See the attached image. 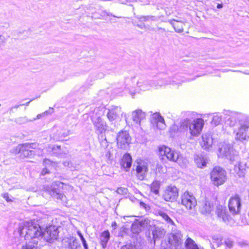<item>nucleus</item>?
Instances as JSON below:
<instances>
[{
	"label": "nucleus",
	"instance_id": "f257e3e1",
	"mask_svg": "<svg viewBox=\"0 0 249 249\" xmlns=\"http://www.w3.org/2000/svg\"><path fill=\"white\" fill-rule=\"evenodd\" d=\"M18 232L25 239L41 238L42 234V230L39 225L33 220L25 221L20 224Z\"/></svg>",
	"mask_w": 249,
	"mask_h": 249
},
{
	"label": "nucleus",
	"instance_id": "f03ea898",
	"mask_svg": "<svg viewBox=\"0 0 249 249\" xmlns=\"http://www.w3.org/2000/svg\"><path fill=\"white\" fill-rule=\"evenodd\" d=\"M204 125V121L202 119H196L193 121L186 119L181 123V128L189 130L190 134L195 137L200 133Z\"/></svg>",
	"mask_w": 249,
	"mask_h": 249
},
{
	"label": "nucleus",
	"instance_id": "7ed1b4c3",
	"mask_svg": "<svg viewBox=\"0 0 249 249\" xmlns=\"http://www.w3.org/2000/svg\"><path fill=\"white\" fill-rule=\"evenodd\" d=\"M36 148V144L34 143H24L22 144H19L15 149L16 153H20V156H22L23 158H29L32 157L35 154H37L39 155H42V149L40 148L38 150L40 151L37 152L36 151L32 150V149Z\"/></svg>",
	"mask_w": 249,
	"mask_h": 249
},
{
	"label": "nucleus",
	"instance_id": "20e7f679",
	"mask_svg": "<svg viewBox=\"0 0 249 249\" xmlns=\"http://www.w3.org/2000/svg\"><path fill=\"white\" fill-rule=\"evenodd\" d=\"M159 152L160 156H165L168 160L180 164L181 156L179 152L165 146L160 147Z\"/></svg>",
	"mask_w": 249,
	"mask_h": 249
},
{
	"label": "nucleus",
	"instance_id": "39448f33",
	"mask_svg": "<svg viewBox=\"0 0 249 249\" xmlns=\"http://www.w3.org/2000/svg\"><path fill=\"white\" fill-rule=\"evenodd\" d=\"M182 235L179 231H175L169 234L168 244L164 249H180L182 243Z\"/></svg>",
	"mask_w": 249,
	"mask_h": 249
},
{
	"label": "nucleus",
	"instance_id": "423d86ee",
	"mask_svg": "<svg viewBox=\"0 0 249 249\" xmlns=\"http://www.w3.org/2000/svg\"><path fill=\"white\" fill-rule=\"evenodd\" d=\"M219 156L226 157L231 161H234L238 159L236 151L233 149L230 144H224L219 148Z\"/></svg>",
	"mask_w": 249,
	"mask_h": 249
},
{
	"label": "nucleus",
	"instance_id": "0eeeda50",
	"mask_svg": "<svg viewBox=\"0 0 249 249\" xmlns=\"http://www.w3.org/2000/svg\"><path fill=\"white\" fill-rule=\"evenodd\" d=\"M211 177L213 183L216 186L223 184L226 179V171L220 167H214L211 172Z\"/></svg>",
	"mask_w": 249,
	"mask_h": 249
},
{
	"label": "nucleus",
	"instance_id": "6e6552de",
	"mask_svg": "<svg viewBox=\"0 0 249 249\" xmlns=\"http://www.w3.org/2000/svg\"><path fill=\"white\" fill-rule=\"evenodd\" d=\"M63 184L64 183L62 182L55 181L53 182L50 185L46 186L44 187V189L52 196L65 202L67 199L66 197L63 194L60 193L57 188H56V187H61V185Z\"/></svg>",
	"mask_w": 249,
	"mask_h": 249
},
{
	"label": "nucleus",
	"instance_id": "1a4fd4ad",
	"mask_svg": "<svg viewBox=\"0 0 249 249\" xmlns=\"http://www.w3.org/2000/svg\"><path fill=\"white\" fill-rule=\"evenodd\" d=\"M239 127L236 133L235 139L239 141H244L249 138V119L241 121Z\"/></svg>",
	"mask_w": 249,
	"mask_h": 249
},
{
	"label": "nucleus",
	"instance_id": "9d476101",
	"mask_svg": "<svg viewBox=\"0 0 249 249\" xmlns=\"http://www.w3.org/2000/svg\"><path fill=\"white\" fill-rule=\"evenodd\" d=\"M91 120L98 133L102 134L107 129V124L101 118L100 113L96 112L91 116Z\"/></svg>",
	"mask_w": 249,
	"mask_h": 249
},
{
	"label": "nucleus",
	"instance_id": "9b49d317",
	"mask_svg": "<svg viewBox=\"0 0 249 249\" xmlns=\"http://www.w3.org/2000/svg\"><path fill=\"white\" fill-rule=\"evenodd\" d=\"M116 140L118 148L126 149L128 148L130 143L131 138L127 131H121L118 134Z\"/></svg>",
	"mask_w": 249,
	"mask_h": 249
},
{
	"label": "nucleus",
	"instance_id": "f8f14e48",
	"mask_svg": "<svg viewBox=\"0 0 249 249\" xmlns=\"http://www.w3.org/2000/svg\"><path fill=\"white\" fill-rule=\"evenodd\" d=\"M67 125L59 126L51 135V138L55 141H60L72 134L71 130L68 129Z\"/></svg>",
	"mask_w": 249,
	"mask_h": 249
},
{
	"label": "nucleus",
	"instance_id": "ddd939ff",
	"mask_svg": "<svg viewBox=\"0 0 249 249\" xmlns=\"http://www.w3.org/2000/svg\"><path fill=\"white\" fill-rule=\"evenodd\" d=\"M58 233L57 228L55 226H49L44 231H42L41 238L48 242L52 243L57 238Z\"/></svg>",
	"mask_w": 249,
	"mask_h": 249
},
{
	"label": "nucleus",
	"instance_id": "4468645a",
	"mask_svg": "<svg viewBox=\"0 0 249 249\" xmlns=\"http://www.w3.org/2000/svg\"><path fill=\"white\" fill-rule=\"evenodd\" d=\"M181 203L187 209L193 210L196 205V200L193 195L186 192L181 196Z\"/></svg>",
	"mask_w": 249,
	"mask_h": 249
},
{
	"label": "nucleus",
	"instance_id": "2eb2a0df",
	"mask_svg": "<svg viewBox=\"0 0 249 249\" xmlns=\"http://www.w3.org/2000/svg\"><path fill=\"white\" fill-rule=\"evenodd\" d=\"M178 196V189L175 186L170 185L167 187L164 195L163 197L166 201H174Z\"/></svg>",
	"mask_w": 249,
	"mask_h": 249
},
{
	"label": "nucleus",
	"instance_id": "dca6fc26",
	"mask_svg": "<svg viewBox=\"0 0 249 249\" xmlns=\"http://www.w3.org/2000/svg\"><path fill=\"white\" fill-rule=\"evenodd\" d=\"M241 206L240 199L238 196L231 198L229 202V209L230 212L235 214L238 213Z\"/></svg>",
	"mask_w": 249,
	"mask_h": 249
},
{
	"label": "nucleus",
	"instance_id": "f3484780",
	"mask_svg": "<svg viewBox=\"0 0 249 249\" xmlns=\"http://www.w3.org/2000/svg\"><path fill=\"white\" fill-rule=\"evenodd\" d=\"M136 170L138 178L142 180L148 171L147 163L143 161L138 162Z\"/></svg>",
	"mask_w": 249,
	"mask_h": 249
},
{
	"label": "nucleus",
	"instance_id": "a211bd4d",
	"mask_svg": "<svg viewBox=\"0 0 249 249\" xmlns=\"http://www.w3.org/2000/svg\"><path fill=\"white\" fill-rule=\"evenodd\" d=\"M121 108L119 107H115L108 110L107 117L110 122H113L117 120L120 115H122Z\"/></svg>",
	"mask_w": 249,
	"mask_h": 249
},
{
	"label": "nucleus",
	"instance_id": "6ab92c4d",
	"mask_svg": "<svg viewBox=\"0 0 249 249\" xmlns=\"http://www.w3.org/2000/svg\"><path fill=\"white\" fill-rule=\"evenodd\" d=\"M172 25L175 31L177 33H181L183 31V29L186 26V22L178 19H172L168 20Z\"/></svg>",
	"mask_w": 249,
	"mask_h": 249
},
{
	"label": "nucleus",
	"instance_id": "aec40b11",
	"mask_svg": "<svg viewBox=\"0 0 249 249\" xmlns=\"http://www.w3.org/2000/svg\"><path fill=\"white\" fill-rule=\"evenodd\" d=\"M151 119L152 123L154 124H156L157 128L162 129L165 127L164 119L159 113H154Z\"/></svg>",
	"mask_w": 249,
	"mask_h": 249
},
{
	"label": "nucleus",
	"instance_id": "412c9836",
	"mask_svg": "<svg viewBox=\"0 0 249 249\" xmlns=\"http://www.w3.org/2000/svg\"><path fill=\"white\" fill-rule=\"evenodd\" d=\"M131 116L135 123L140 124L141 121L145 118L146 114L142 110L136 109L132 112Z\"/></svg>",
	"mask_w": 249,
	"mask_h": 249
},
{
	"label": "nucleus",
	"instance_id": "4be33fe9",
	"mask_svg": "<svg viewBox=\"0 0 249 249\" xmlns=\"http://www.w3.org/2000/svg\"><path fill=\"white\" fill-rule=\"evenodd\" d=\"M216 213L217 216L221 218L224 222L228 221L230 218V215L228 214L225 206L218 205L216 207Z\"/></svg>",
	"mask_w": 249,
	"mask_h": 249
},
{
	"label": "nucleus",
	"instance_id": "5701e85b",
	"mask_svg": "<svg viewBox=\"0 0 249 249\" xmlns=\"http://www.w3.org/2000/svg\"><path fill=\"white\" fill-rule=\"evenodd\" d=\"M213 143V139L210 134L206 133L202 135L201 144L203 148L208 149L212 146Z\"/></svg>",
	"mask_w": 249,
	"mask_h": 249
},
{
	"label": "nucleus",
	"instance_id": "b1692460",
	"mask_svg": "<svg viewBox=\"0 0 249 249\" xmlns=\"http://www.w3.org/2000/svg\"><path fill=\"white\" fill-rule=\"evenodd\" d=\"M213 208V205L208 201H205L202 203L200 208V211L203 214H209Z\"/></svg>",
	"mask_w": 249,
	"mask_h": 249
},
{
	"label": "nucleus",
	"instance_id": "393cba45",
	"mask_svg": "<svg viewBox=\"0 0 249 249\" xmlns=\"http://www.w3.org/2000/svg\"><path fill=\"white\" fill-rule=\"evenodd\" d=\"M246 169V164L240 161L238 163V164L234 165V171L239 177H242L245 174Z\"/></svg>",
	"mask_w": 249,
	"mask_h": 249
},
{
	"label": "nucleus",
	"instance_id": "a878e982",
	"mask_svg": "<svg viewBox=\"0 0 249 249\" xmlns=\"http://www.w3.org/2000/svg\"><path fill=\"white\" fill-rule=\"evenodd\" d=\"M132 164V158L128 154H125L122 159L121 165L124 168L129 169Z\"/></svg>",
	"mask_w": 249,
	"mask_h": 249
},
{
	"label": "nucleus",
	"instance_id": "bb28decb",
	"mask_svg": "<svg viewBox=\"0 0 249 249\" xmlns=\"http://www.w3.org/2000/svg\"><path fill=\"white\" fill-rule=\"evenodd\" d=\"M166 233L165 231L161 227H154L152 230L153 238L155 240L157 238H162Z\"/></svg>",
	"mask_w": 249,
	"mask_h": 249
},
{
	"label": "nucleus",
	"instance_id": "cd10ccee",
	"mask_svg": "<svg viewBox=\"0 0 249 249\" xmlns=\"http://www.w3.org/2000/svg\"><path fill=\"white\" fill-rule=\"evenodd\" d=\"M195 161L198 167L203 168L206 166L207 159L206 157L202 156V155H196L195 157Z\"/></svg>",
	"mask_w": 249,
	"mask_h": 249
},
{
	"label": "nucleus",
	"instance_id": "c85d7f7f",
	"mask_svg": "<svg viewBox=\"0 0 249 249\" xmlns=\"http://www.w3.org/2000/svg\"><path fill=\"white\" fill-rule=\"evenodd\" d=\"M137 86L141 88L142 90H148L152 87V82L151 81H144L141 79L137 82Z\"/></svg>",
	"mask_w": 249,
	"mask_h": 249
},
{
	"label": "nucleus",
	"instance_id": "c756f323",
	"mask_svg": "<svg viewBox=\"0 0 249 249\" xmlns=\"http://www.w3.org/2000/svg\"><path fill=\"white\" fill-rule=\"evenodd\" d=\"M110 237V233L108 231H104L101 235L100 243L103 248L105 249Z\"/></svg>",
	"mask_w": 249,
	"mask_h": 249
},
{
	"label": "nucleus",
	"instance_id": "7c9ffc66",
	"mask_svg": "<svg viewBox=\"0 0 249 249\" xmlns=\"http://www.w3.org/2000/svg\"><path fill=\"white\" fill-rule=\"evenodd\" d=\"M114 152V150L112 147H107L106 150L105 157L107 159V163L111 164L112 163V160L113 159Z\"/></svg>",
	"mask_w": 249,
	"mask_h": 249
},
{
	"label": "nucleus",
	"instance_id": "2f4dec72",
	"mask_svg": "<svg viewBox=\"0 0 249 249\" xmlns=\"http://www.w3.org/2000/svg\"><path fill=\"white\" fill-rule=\"evenodd\" d=\"M185 245L186 249H199L195 241L190 237L186 239Z\"/></svg>",
	"mask_w": 249,
	"mask_h": 249
},
{
	"label": "nucleus",
	"instance_id": "473e14b6",
	"mask_svg": "<svg viewBox=\"0 0 249 249\" xmlns=\"http://www.w3.org/2000/svg\"><path fill=\"white\" fill-rule=\"evenodd\" d=\"M160 183L158 181H154L151 185V190L155 194L159 193V189L160 188Z\"/></svg>",
	"mask_w": 249,
	"mask_h": 249
},
{
	"label": "nucleus",
	"instance_id": "72a5a7b5",
	"mask_svg": "<svg viewBox=\"0 0 249 249\" xmlns=\"http://www.w3.org/2000/svg\"><path fill=\"white\" fill-rule=\"evenodd\" d=\"M21 249H39L37 243L29 242L22 246Z\"/></svg>",
	"mask_w": 249,
	"mask_h": 249
},
{
	"label": "nucleus",
	"instance_id": "f704fd0d",
	"mask_svg": "<svg viewBox=\"0 0 249 249\" xmlns=\"http://www.w3.org/2000/svg\"><path fill=\"white\" fill-rule=\"evenodd\" d=\"M222 120V117L221 115L216 113L213 116L212 124H214L215 126L219 124Z\"/></svg>",
	"mask_w": 249,
	"mask_h": 249
},
{
	"label": "nucleus",
	"instance_id": "c9c22d12",
	"mask_svg": "<svg viewBox=\"0 0 249 249\" xmlns=\"http://www.w3.org/2000/svg\"><path fill=\"white\" fill-rule=\"evenodd\" d=\"M141 228L139 222H137L132 224L131 230L134 233H138L141 231Z\"/></svg>",
	"mask_w": 249,
	"mask_h": 249
},
{
	"label": "nucleus",
	"instance_id": "e433bc0d",
	"mask_svg": "<svg viewBox=\"0 0 249 249\" xmlns=\"http://www.w3.org/2000/svg\"><path fill=\"white\" fill-rule=\"evenodd\" d=\"M139 19L142 21H146L148 20L155 21L157 20V18L152 16H141L139 18Z\"/></svg>",
	"mask_w": 249,
	"mask_h": 249
},
{
	"label": "nucleus",
	"instance_id": "4c0bfd02",
	"mask_svg": "<svg viewBox=\"0 0 249 249\" xmlns=\"http://www.w3.org/2000/svg\"><path fill=\"white\" fill-rule=\"evenodd\" d=\"M53 108L52 107H50L48 110H47L44 112L42 113L39 114L37 115L36 118H35L34 120H36L37 119H40L41 117L50 114H52L53 112Z\"/></svg>",
	"mask_w": 249,
	"mask_h": 249
},
{
	"label": "nucleus",
	"instance_id": "58836bf2",
	"mask_svg": "<svg viewBox=\"0 0 249 249\" xmlns=\"http://www.w3.org/2000/svg\"><path fill=\"white\" fill-rule=\"evenodd\" d=\"M160 215L162 217V218L164 219L167 223H170L172 225L174 224L173 220L168 216L167 214L164 213H160Z\"/></svg>",
	"mask_w": 249,
	"mask_h": 249
},
{
	"label": "nucleus",
	"instance_id": "ea45409f",
	"mask_svg": "<svg viewBox=\"0 0 249 249\" xmlns=\"http://www.w3.org/2000/svg\"><path fill=\"white\" fill-rule=\"evenodd\" d=\"M77 234L79 235L80 239L82 242L83 245L84 246V249H88V244H87L86 241L84 238V236L82 234L81 232L80 231H77Z\"/></svg>",
	"mask_w": 249,
	"mask_h": 249
},
{
	"label": "nucleus",
	"instance_id": "a19ab883",
	"mask_svg": "<svg viewBox=\"0 0 249 249\" xmlns=\"http://www.w3.org/2000/svg\"><path fill=\"white\" fill-rule=\"evenodd\" d=\"M150 222V221L148 219H144L139 221V223L141 227L146 228L149 225Z\"/></svg>",
	"mask_w": 249,
	"mask_h": 249
},
{
	"label": "nucleus",
	"instance_id": "79ce46f5",
	"mask_svg": "<svg viewBox=\"0 0 249 249\" xmlns=\"http://www.w3.org/2000/svg\"><path fill=\"white\" fill-rule=\"evenodd\" d=\"M127 192V189L124 187H119L116 190V192L121 195H126Z\"/></svg>",
	"mask_w": 249,
	"mask_h": 249
},
{
	"label": "nucleus",
	"instance_id": "37998d69",
	"mask_svg": "<svg viewBox=\"0 0 249 249\" xmlns=\"http://www.w3.org/2000/svg\"><path fill=\"white\" fill-rule=\"evenodd\" d=\"M236 123V119L234 117H231L228 119L227 120V124H229L231 126H234Z\"/></svg>",
	"mask_w": 249,
	"mask_h": 249
},
{
	"label": "nucleus",
	"instance_id": "c03bdc74",
	"mask_svg": "<svg viewBox=\"0 0 249 249\" xmlns=\"http://www.w3.org/2000/svg\"><path fill=\"white\" fill-rule=\"evenodd\" d=\"M16 122L18 124H23L27 122V119L25 116L20 117L17 118Z\"/></svg>",
	"mask_w": 249,
	"mask_h": 249
},
{
	"label": "nucleus",
	"instance_id": "a18cd8bd",
	"mask_svg": "<svg viewBox=\"0 0 249 249\" xmlns=\"http://www.w3.org/2000/svg\"><path fill=\"white\" fill-rule=\"evenodd\" d=\"M78 244V242H77V241L76 240V239H74L73 240H72V243H70V246L71 248L72 249H76L77 248V245Z\"/></svg>",
	"mask_w": 249,
	"mask_h": 249
},
{
	"label": "nucleus",
	"instance_id": "49530a36",
	"mask_svg": "<svg viewBox=\"0 0 249 249\" xmlns=\"http://www.w3.org/2000/svg\"><path fill=\"white\" fill-rule=\"evenodd\" d=\"M5 42V37L2 35H0V46L3 45Z\"/></svg>",
	"mask_w": 249,
	"mask_h": 249
},
{
	"label": "nucleus",
	"instance_id": "de8ad7c7",
	"mask_svg": "<svg viewBox=\"0 0 249 249\" xmlns=\"http://www.w3.org/2000/svg\"><path fill=\"white\" fill-rule=\"evenodd\" d=\"M52 163L51 161L49 159H45L43 160V164L44 165L51 164Z\"/></svg>",
	"mask_w": 249,
	"mask_h": 249
},
{
	"label": "nucleus",
	"instance_id": "09e8293b",
	"mask_svg": "<svg viewBox=\"0 0 249 249\" xmlns=\"http://www.w3.org/2000/svg\"><path fill=\"white\" fill-rule=\"evenodd\" d=\"M3 198H4L7 202L11 201V200L9 198V196L7 193L4 194L3 195Z\"/></svg>",
	"mask_w": 249,
	"mask_h": 249
},
{
	"label": "nucleus",
	"instance_id": "8fccbe9b",
	"mask_svg": "<svg viewBox=\"0 0 249 249\" xmlns=\"http://www.w3.org/2000/svg\"><path fill=\"white\" fill-rule=\"evenodd\" d=\"M225 244L228 247H231L233 246V242L232 241H225Z\"/></svg>",
	"mask_w": 249,
	"mask_h": 249
},
{
	"label": "nucleus",
	"instance_id": "3c124183",
	"mask_svg": "<svg viewBox=\"0 0 249 249\" xmlns=\"http://www.w3.org/2000/svg\"><path fill=\"white\" fill-rule=\"evenodd\" d=\"M121 249H133V248L131 246L127 245L123 246Z\"/></svg>",
	"mask_w": 249,
	"mask_h": 249
},
{
	"label": "nucleus",
	"instance_id": "603ef678",
	"mask_svg": "<svg viewBox=\"0 0 249 249\" xmlns=\"http://www.w3.org/2000/svg\"><path fill=\"white\" fill-rule=\"evenodd\" d=\"M49 173V170L46 168H44L42 171V172H41V174L42 175H46V174H48Z\"/></svg>",
	"mask_w": 249,
	"mask_h": 249
},
{
	"label": "nucleus",
	"instance_id": "864d4df0",
	"mask_svg": "<svg viewBox=\"0 0 249 249\" xmlns=\"http://www.w3.org/2000/svg\"><path fill=\"white\" fill-rule=\"evenodd\" d=\"M63 164L66 167H70V165L71 163L69 161H65L64 162Z\"/></svg>",
	"mask_w": 249,
	"mask_h": 249
},
{
	"label": "nucleus",
	"instance_id": "5fc2aeb1",
	"mask_svg": "<svg viewBox=\"0 0 249 249\" xmlns=\"http://www.w3.org/2000/svg\"><path fill=\"white\" fill-rule=\"evenodd\" d=\"M162 166L161 165H160L159 164H157L156 165V170H158L159 171H160L162 169Z\"/></svg>",
	"mask_w": 249,
	"mask_h": 249
},
{
	"label": "nucleus",
	"instance_id": "6e6d98bb",
	"mask_svg": "<svg viewBox=\"0 0 249 249\" xmlns=\"http://www.w3.org/2000/svg\"><path fill=\"white\" fill-rule=\"evenodd\" d=\"M117 227V224L115 221H113L111 224V227L114 229H116Z\"/></svg>",
	"mask_w": 249,
	"mask_h": 249
},
{
	"label": "nucleus",
	"instance_id": "4d7b16f0",
	"mask_svg": "<svg viewBox=\"0 0 249 249\" xmlns=\"http://www.w3.org/2000/svg\"><path fill=\"white\" fill-rule=\"evenodd\" d=\"M20 106H21V105H15V106L12 107H11L10 109V111H12L14 108H16V109L18 108Z\"/></svg>",
	"mask_w": 249,
	"mask_h": 249
},
{
	"label": "nucleus",
	"instance_id": "13d9d810",
	"mask_svg": "<svg viewBox=\"0 0 249 249\" xmlns=\"http://www.w3.org/2000/svg\"><path fill=\"white\" fill-rule=\"evenodd\" d=\"M140 205L141 206H142V207H143L144 208H146V204L144 202H141L140 203Z\"/></svg>",
	"mask_w": 249,
	"mask_h": 249
},
{
	"label": "nucleus",
	"instance_id": "bf43d9fd",
	"mask_svg": "<svg viewBox=\"0 0 249 249\" xmlns=\"http://www.w3.org/2000/svg\"><path fill=\"white\" fill-rule=\"evenodd\" d=\"M223 7V4H218L217 5V8L218 9L222 8Z\"/></svg>",
	"mask_w": 249,
	"mask_h": 249
},
{
	"label": "nucleus",
	"instance_id": "052dcab7",
	"mask_svg": "<svg viewBox=\"0 0 249 249\" xmlns=\"http://www.w3.org/2000/svg\"><path fill=\"white\" fill-rule=\"evenodd\" d=\"M32 100H31L30 101H29L28 102H27L25 104H21V106H28L29 105V104H30V103L32 101Z\"/></svg>",
	"mask_w": 249,
	"mask_h": 249
},
{
	"label": "nucleus",
	"instance_id": "680f3d73",
	"mask_svg": "<svg viewBox=\"0 0 249 249\" xmlns=\"http://www.w3.org/2000/svg\"><path fill=\"white\" fill-rule=\"evenodd\" d=\"M107 15H108V16H113V17H115V16L113 15H112V14H111V13H108V14H107Z\"/></svg>",
	"mask_w": 249,
	"mask_h": 249
},
{
	"label": "nucleus",
	"instance_id": "e2e57ef3",
	"mask_svg": "<svg viewBox=\"0 0 249 249\" xmlns=\"http://www.w3.org/2000/svg\"><path fill=\"white\" fill-rule=\"evenodd\" d=\"M138 26L141 28H142V26L140 25H138Z\"/></svg>",
	"mask_w": 249,
	"mask_h": 249
},
{
	"label": "nucleus",
	"instance_id": "0e129e2a",
	"mask_svg": "<svg viewBox=\"0 0 249 249\" xmlns=\"http://www.w3.org/2000/svg\"><path fill=\"white\" fill-rule=\"evenodd\" d=\"M57 147L59 149L60 148V146H57Z\"/></svg>",
	"mask_w": 249,
	"mask_h": 249
},
{
	"label": "nucleus",
	"instance_id": "69168bd1",
	"mask_svg": "<svg viewBox=\"0 0 249 249\" xmlns=\"http://www.w3.org/2000/svg\"><path fill=\"white\" fill-rule=\"evenodd\" d=\"M161 159L163 160V159H164V158H163V157H162V158H161Z\"/></svg>",
	"mask_w": 249,
	"mask_h": 249
},
{
	"label": "nucleus",
	"instance_id": "338daca9",
	"mask_svg": "<svg viewBox=\"0 0 249 249\" xmlns=\"http://www.w3.org/2000/svg\"><path fill=\"white\" fill-rule=\"evenodd\" d=\"M1 106V104H0V107Z\"/></svg>",
	"mask_w": 249,
	"mask_h": 249
}]
</instances>
